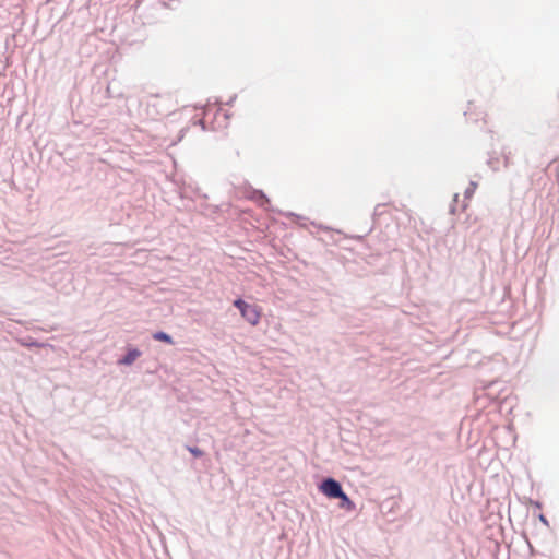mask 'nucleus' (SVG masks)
Wrapping results in <instances>:
<instances>
[{"mask_svg": "<svg viewBox=\"0 0 559 559\" xmlns=\"http://www.w3.org/2000/svg\"><path fill=\"white\" fill-rule=\"evenodd\" d=\"M234 306L237 307L241 317L252 326L259 324L262 317V309L258 305L248 304L242 299H236Z\"/></svg>", "mask_w": 559, "mask_h": 559, "instance_id": "1", "label": "nucleus"}, {"mask_svg": "<svg viewBox=\"0 0 559 559\" xmlns=\"http://www.w3.org/2000/svg\"><path fill=\"white\" fill-rule=\"evenodd\" d=\"M389 215L391 217L397 218L399 215H403L409 221L412 219L411 215L407 212L401 211L394 206L388 204H379L374 209V219L381 224L383 216Z\"/></svg>", "mask_w": 559, "mask_h": 559, "instance_id": "2", "label": "nucleus"}, {"mask_svg": "<svg viewBox=\"0 0 559 559\" xmlns=\"http://www.w3.org/2000/svg\"><path fill=\"white\" fill-rule=\"evenodd\" d=\"M320 490L329 498H338L343 492L341 485L332 478H328L322 481Z\"/></svg>", "mask_w": 559, "mask_h": 559, "instance_id": "3", "label": "nucleus"}, {"mask_svg": "<svg viewBox=\"0 0 559 559\" xmlns=\"http://www.w3.org/2000/svg\"><path fill=\"white\" fill-rule=\"evenodd\" d=\"M141 356V352L139 349H130L128 354L120 360L122 365H131Z\"/></svg>", "mask_w": 559, "mask_h": 559, "instance_id": "4", "label": "nucleus"}, {"mask_svg": "<svg viewBox=\"0 0 559 559\" xmlns=\"http://www.w3.org/2000/svg\"><path fill=\"white\" fill-rule=\"evenodd\" d=\"M338 499H341V508L347 511H352L355 509L354 502L348 498V496L344 491L342 492L341 497H338Z\"/></svg>", "mask_w": 559, "mask_h": 559, "instance_id": "5", "label": "nucleus"}, {"mask_svg": "<svg viewBox=\"0 0 559 559\" xmlns=\"http://www.w3.org/2000/svg\"><path fill=\"white\" fill-rule=\"evenodd\" d=\"M153 338L156 340V341H160V342H165V343H168V344H173V338L170 337V335H168L165 332H156V333H154L153 334Z\"/></svg>", "mask_w": 559, "mask_h": 559, "instance_id": "6", "label": "nucleus"}, {"mask_svg": "<svg viewBox=\"0 0 559 559\" xmlns=\"http://www.w3.org/2000/svg\"><path fill=\"white\" fill-rule=\"evenodd\" d=\"M476 188H477V183L476 182H469V186L465 190L466 199H471L473 197V194L476 191Z\"/></svg>", "mask_w": 559, "mask_h": 559, "instance_id": "7", "label": "nucleus"}, {"mask_svg": "<svg viewBox=\"0 0 559 559\" xmlns=\"http://www.w3.org/2000/svg\"><path fill=\"white\" fill-rule=\"evenodd\" d=\"M188 450L194 456H202L203 455V452L199 448L189 447Z\"/></svg>", "mask_w": 559, "mask_h": 559, "instance_id": "8", "label": "nucleus"}, {"mask_svg": "<svg viewBox=\"0 0 559 559\" xmlns=\"http://www.w3.org/2000/svg\"><path fill=\"white\" fill-rule=\"evenodd\" d=\"M540 521L544 522L545 524H547V520L544 515H540Z\"/></svg>", "mask_w": 559, "mask_h": 559, "instance_id": "9", "label": "nucleus"}, {"mask_svg": "<svg viewBox=\"0 0 559 559\" xmlns=\"http://www.w3.org/2000/svg\"><path fill=\"white\" fill-rule=\"evenodd\" d=\"M457 198H459V195H457V194H455V195H454V202H457Z\"/></svg>", "mask_w": 559, "mask_h": 559, "instance_id": "10", "label": "nucleus"}, {"mask_svg": "<svg viewBox=\"0 0 559 559\" xmlns=\"http://www.w3.org/2000/svg\"><path fill=\"white\" fill-rule=\"evenodd\" d=\"M557 97H558V110H559V92H558V96Z\"/></svg>", "mask_w": 559, "mask_h": 559, "instance_id": "11", "label": "nucleus"}]
</instances>
